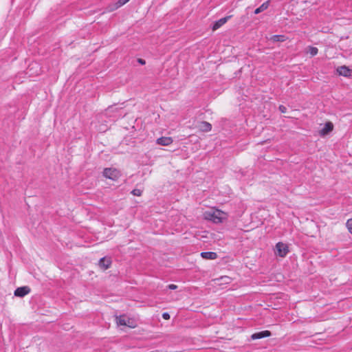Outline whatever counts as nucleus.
Instances as JSON below:
<instances>
[{"label":"nucleus","instance_id":"nucleus-6","mask_svg":"<svg viewBox=\"0 0 352 352\" xmlns=\"http://www.w3.org/2000/svg\"><path fill=\"white\" fill-rule=\"evenodd\" d=\"M337 72L340 76H343L344 77L351 76L352 74V69H349L348 67L345 65L340 66L337 68Z\"/></svg>","mask_w":352,"mask_h":352},{"label":"nucleus","instance_id":"nucleus-15","mask_svg":"<svg viewBox=\"0 0 352 352\" xmlns=\"http://www.w3.org/2000/svg\"><path fill=\"white\" fill-rule=\"evenodd\" d=\"M117 323L118 324L122 326L131 327L129 324L126 322V320L123 318L122 316L117 318Z\"/></svg>","mask_w":352,"mask_h":352},{"label":"nucleus","instance_id":"nucleus-13","mask_svg":"<svg viewBox=\"0 0 352 352\" xmlns=\"http://www.w3.org/2000/svg\"><path fill=\"white\" fill-rule=\"evenodd\" d=\"M270 40L273 42H283L286 40V36L285 35H273L270 38Z\"/></svg>","mask_w":352,"mask_h":352},{"label":"nucleus","instance_id":"nucleus-12","mask_svg":"<svg viewBox=\"0 0 352 352\" xmlns=\"http://www.w3.org/2000/svg\"><path fill=\"white\" fill-rule=\"evenodd\" d=\"M199 129L203 132H208L212 129V125L206 121H202L199 123Z\"/></svg>","mask_w":352,"mask_h":352},{"label":"nucleus","instance_id":"nucleus-3","mask_svg":"<svg viewBox=\"0 0 352 352\" xmlns=\"http://www.w3.org/2000/svg\"><path fill=\"white\" fill-rule=\"evenodd\" d=\"M276 254L280 257H285L289 252L287 245L282 242H278L276 245Z\"/></svg>","mask_w":352,"mask_h":352},{"label":"nucleus","instance_id":"nucleus-19","mask_svg":"<svg viewBox=\"0 0 352 352\" xmlns=\"http://www.w3.org/2000/svg\"><path fill=\"white\" fill-rule=\"evenodd\" d=\"M142 191L140 189H133L131 193L135 196H140L142 195Z\"/></svg>","mask_w":352,"mask_h":352},{"label":"nucleus","instance_id":"nucleus-4","mask_svg":"<svg viewBox=\"0 0 352 352\" xmlns=\"http://www.w3.org/2000/svg\"><path fill=\"white\" fill-rule=\"evenodd\" d=\"M31 289L28 286L18 287L14 291V296L17 297H24L30 292Z\"/></svg>","mask_w":352,"mask_h":352},{"label":"nucleus","instance_id":"nucleus-14","mask_svg":"<svg viewBox=\"0 0 352 352\" xmlns=\"http://www.w3.org/2000/svg\"><path fill=\"white\" fill-rule=\"evenodd\" d=\"M268 6H269V1H266V2L263 3L261 6H259L254 10V14H258L261 13V12L265 10L268 8Z\"/></svg>","mask_w":352,"mask_h":352},{"label":"nucleus","instance_id":"nucleus-16","mask_svg":"<svg viewBox=\"0 0 352 352\" xmlns=\"http://www.w3.org/2000/svg\"><path fill=\"white\" fill-rule=\"evenodd\" d=\"M307 52H309L312 56H314L318 54V49L316 47L309 46L308 50Z\"/></svg>","mask_w":352,"mask_h":352},{"label":"nucleus","instance_id":"nucleus-11","mask_svg":"<svg viewBox=\"0 0 352 352\" xmlns=\"http://www.w3.org/2000/svg\"><path fill=\"white\" fill-rule=\"evenodd\" d=\"M201 256L207 260H214L217 258V254L214 252H203L201 253Z\"/></svg>","mask_w":352,"mask_h":352},{"label":"nucleus","instance_id":"nucleus-17","mask_svg":"<svg viewBox=\"0 0 352 352\" xmlns=\"http://www.w3.org/2000/svg\"><path fill=\"white\" fill-rule=\"evenodd\" d=\"M128 1H129V0H119L115 5V9H118V8L122 6Z\"/></svg>","mask_w":352,"mask_h":352},{"label":"nucleus","instance_id":"nucleus-9","mask_svg":"<svg viewBox=\"0 0 352 352\" xmlns=\"http://www.w3.org/2000/svg\"><path fill=\"white\" fill-rule=\"evenodd\" d=\"M173 141L170 137H161L157 140V144L162 146H168L172 144Z\"/></svg>","mask_w":352,"mask_h":352},{"label":"nucleus","instance_id":"nucleus-20","mask_svg":"<svg viewBox=\"0 0 352 352\" xmlns=\"http://www.w3.org/2000/svg\"><path fill=\"white\" fill-rule=\"evenodd\" d=\"M162 318L164 320H169L170 319V314L168 312H164L162 314Z\"/></svg>","mask_w":352,"mask_h":352},{"label":"nucleus","instance_id":"nucleus-10","mask_svg":"<svg viewBox=\"0 0 352 352\" xmlns=\"http://www.w3.org/2000/svg\"><path fill=\"white\" fill-rule=\"evenodd\" d=\"M230 16H228L221 18L219 20L217 21L212 26V30H217V29H219L223 24H225L228 21V19H230Z\"/></svg>","mask_w":352,"mask_h":352},{"label":"nucleus","instance_id":"nucleus-2","mask_svg":"<svg viewBox=\"0 0 352 352\" xmlns=\"http://www.w3.org/2000/svg\"><path fill=\"white\" fill-rule=\"evenodd\" d=\"M206 219L213 221L215 223H219L222 222V217L221 211L217 210L213 212H208L206 213Z\"/></svg>","mask_w":352,"mask_h":352},{"label":"nucleus","instance_id":"nucleus-5","mask_svg":"<svg viewBox=\"0 0 352 352\" xmlns=\"http://www.w3.org/2000/svg\"><path fill=\"white\" fill-rule=\"evenodd\" d=\"M333 130V124L331 122H327L325 123L324 127L319 131L320 136L324 137L328 135Z\"/></svg>","mask_w":352,"mask_h":352},{"label":"nucleus","instance_id":"nucleus-22","mask_svg":"<svg viewBox=\"0 0 352 352\" xmlns=\"http://www.w3.org/2000/svg\"><path fill=\"white\" fill-rule=\"evenodd\" d=\"M168 288L173 290V289H177V286L176 285L170 284V285H168Z\"/></svg>","mask_w":352,"mask_h":352},{"label":"nucleus","instance_id":"nucleus-23","mask_svg":"<svg viewBox=\"0 0 352 352\" xmlns=\"http://www.w3.org/2000/svg\"><path fill=\"white\" fill-rule=\"evenodd\" d=\"M138 62L141 65H145V63H146V61L142 58H138Z\"/></svg>","mask_w":352,"mask_h":352},{"label":"nucleus","instance_id":"nucleus-1","mask_svg":"<svg viewBox=\"0 0 352 352\" xmlns=\"http://www.w3.org/2000/svg\"><path fill=\"white\" fill-rule=\"evenodd\" d=\"M102 175L104 177L113 181L118 180L121 176L120 171L115 168H104Z\"/></svg>","mask_w":352,"mask_h":352},{"label":"nucleus","instance_id":"nucleus-7","mask_svg":"<svg viewBox=\"0 0 352 352\" xmlns=\"http://www.w3.org/2000/svg\"><path fill=\"white\" fill-rule=\"evenodd\" d=\"M271 335H272V333L270 331L265 330V331H259V332L253 333L251 336V338H252V340H258V339L270 337V336H271Z\"/></svg>","mask_w":352,"mask_h":352},{"label":"nucleus","instance_id":"nucleus-21","mask_svg":"<svg viewBox=\"0 0 352 352\" xmlns=\"http://www.w3.org/2000/svg\"><path fill=\"white\" fill-rule=\"evenodd\" d=\"M281 113H285L287 111V108L286 107L283 106V105H280L279 107H278Z\"/></svg>","mask_w":352,"mask_h":352},{"label":"nucleus","instance_id":"nucleus-18","mask_svg":"<svg viewBox=\"0 0 352 352\" xmlns=\"http://www.w3.org/2000/svg\"><path fill=\"white\" fill-rule=\"evenodd\" d=\"M346 227H347L349 232L352 234V219H349L346 221Z\"/></svg>","mask_w":352,"mask_h":352},{"label":"nucleus","instance_id":"nucleus-8","mask_svg":"<svg viewBox=\"0 0 352 352\" xmlns=\"http://www.w3.org/2000/svg\"><path fill=\"white\" fill-rule=\"evenodd\" d=\"M98 265L103 270H107L111 265V260L110 258L103 257L100 259Z\"/></svg>","mask_w":352,"mask_h":352}]
</instances>
